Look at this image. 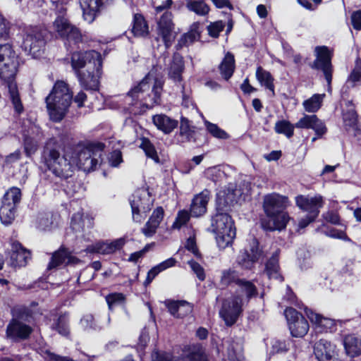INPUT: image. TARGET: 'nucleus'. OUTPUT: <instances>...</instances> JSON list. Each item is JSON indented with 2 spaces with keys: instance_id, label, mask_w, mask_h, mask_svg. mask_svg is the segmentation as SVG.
I'll return each instance as SVG.
<instances>
[{
  "instance_id": "f257e3e1",
  "label": "nucleus",
  "mask_w": 361,
  "mask_h": 361,
  "mask_svg": "<svg viewBox=\"0 0 361 361\" xmlns=\"http://www.w3.org/2000/svg\"><path fill=\"white\" fill-rule=\"evenodd\" d=\"M66 143L62 136L51 137L46 140L40 153V163L46 171H51L59 181L53 184L54 190H62L66 195L73 196L77 192L72 178L73 166L66 158Z\"/></svg>"
},
{
  "instance_id": "f03ea898",
  "label": "nucleus",
  "mask_w": 361,
  "mask_h": 361,
  "mask_svg": "<svg viewBox=\"0 0 361 361\" xmlns=\"http://www.w3.org/2000/svg\"><path fill=\"white\" fill-rule=\"evenodd\" d=\"M71 49V65L80 86L90 91V94L99 92V80L103 73V59L95 50L73 51Z\"/></svg>"
},
{
  "instance_id": "7ed1b4c3",
  "label": "nucleus",
  "mask_w": 361,
  "mask_h": 361,
  "mask_svg": "<svg viewBox=\"0 0 361 361\" xmlns=\"http://www.w3.org/2000/svg\"><path fill=\"white\" fill-rule=\"evenodd\" d=\"M72 102L73 91L69 85L63 80H57L45 98L50 119L56 123L61 122L68 112Z\"/></svg>"
},
{
  "instance_id": "20e7f679",
  "label": "nucleus",
  "mask_w": 361,
  "mask_h": 361,
  "mask_svg": "<svg viewBox=\"0 0 361 361\" xmlns=\"http://www.w3.org/2000/svg\"><path fill=\"white\" fill-rule=\"evenodd\" d=\"M152 79V77L150 73H147L137 85H135L128 91L126 97V100H130L128 102V105L136 106L140 104L147 109H152L154 106L161 104L164 82L157 78H154L151 93L147 94L146 97H142V99L140 98V94L149 90Z\"/></svg>"
},
{
  "instance_id": "39448f33",
  "label": "nucleus",
  "mask_w": 361,
  "mask_h": 361,
  "mask_svg": "<svg viewBox=\"0 0 361 361\" xmlns=\"http://www.w3.org/2000/svg\"><path fill=\"white\" fill-rule=\"evenodd\" d=\"M66 8L62 6L56 11V18L53 22V27L67 51H71L79 48L83 36L80 29L73 25L66 17Z\"/></svg>"
},
{
  "instance_id": "423d86ee",
  "label": "nucleus",
  "mask_w": 361,
  "mask_h": 361,
  "mask_svg": "<svg viewBox=\"0 0 361 361\" xmlns=\"http://www.w3.org/2000/svg\"><path fill=\"white\" fill-rule=\"evenodd\" d=\"M211 227L219 249L232 245L236 236L235 222L229 214H215L212 217Z\"/></svg>"
},
{
  "instance_id": "0eeeda50",
  "label": "nucleus",
  "mask_w": 361,
  "mask_h": 361,
  "mask_svg": "<svg viewBox=\"0 0 361 361\" xmlns=\"http://www.w3.org/2000/svg\"><path fill=\"white\" fill-rule=\"evenodd\" d=\"M50 36V32L44 26H30L25 30L23 44L35 58L39 57Z\"/></svg>"
},
{
  "instance_id": "6e6552de",
  "label": "nucleus",
  "mask_w": 361,
  "mask_h": 361,
  "mask_svg": "<svg viewBox=\"0 0 361 361\" xmlns=\"http://www.w3.org/2000/svg\"><path fill=\"white\" fill-rule=\"evenodd\" d=\"M314 55L315 59L310 63L309 66L313 70L322 71L328 86L331 87L334 73V49L326 45L316 46L314 49Z\"/></svg>"
},
{
  "instance_id": "1a4fd4ad",
  "label": "nucleus",
  "mask_w": 361,
  "mask_h": 361,
  "mask_svg": "<svg viewBox=\"0 0 361 361\" xmlns=\"http://www.w3.org/2000/svg\"><path fill=\"white\" fill-rule=\"evenodd\" d=\"M157 35L166 49L170 48L174 42L179 31L176 30L173 14L169 11L164 12L157 21Z\"/></svg>"
},
{
  "instance_id": "9d476101",
  "label": "nucleus",
  "mask_w": 361,
  "mask_h": 361,
  "mask_svg": "<svg viewBox=\"0 0 361 361\" xmlns=\"http://www.w3.org/2000/svg\"><path fill=\"white\" fill-rule=\"evenodd\" d=\"M242 295H233L231 300L223 302L219 316L228 327L233 326L243 312Z\"/></svg>"
},
{
  "instance_id": "9b49d317",
  "label": "nucleus",
  "mask_w": 361,
  "mask_h": 361,
  "mask_svg": "<svg viewBox=\"0 0 361 361\" xmlns=\"http://www.w3.org/2000/svg\"><path fill=\"white\" fill-rule=\"evenodd\" d=\"M284 315L293 337L302 338L307 334L310 324L302 313L292 307H288L284 310Z\"/></svg>"
},
{
  "instance_id": "f8f14e48",
  "label": "nucleus",
  "mask_w": 361,
  "mask_h": 361,
  "mask_svg": "<svg viewBox=\"0 0 361 361\" xmlns=\"http://www.w3.org/2000/svg\"><path fill=\"white\" fill-rule=\"evenodd\" d=\"M263 255V250L260 247L259 241L254 238L250 243V250L244 249L240 251L236 262L243 270H252L255 264Z\"/></svg>"
},
{
  "instance_id": "ddd939ff",
  "label": "nucleus",
  "mask_w": 361,
  "mask_h": 361,
  "mask_svg": "<svg viewBox=\"0 0 361 361\" xmlns=\"http://www.w3.org/2000/svg\"><path fill=\"white\" fill-rule=\"evenodd\" d=\"M190 120L184 116L180 118L179 134L185 137L186 142H192L198 146L208 143L207 132L202 128H197L190 125Z\"/></svg>"
},
{
  "instance_id": "4468645a",
  "label": "nucleus",
  "mask_w": 361,
  "mask_h": 361,
  "mask_svg": "<svg viewBox=\"0 0 361 361\" xmlns=\"http://www.w3.org/2000/svg\"><path fill=\"white\" fill-rule=\"evenodd\" d=\"M126 243L124 238H117L112 241L98 240L93 244L88 245L85 251L89 254L113 255L122 250Z\"/></svg>"
},
{
  "instance_id": "2eb2a0df",
  "label": "nucleus",
  "mask_w": 361,
  "mask_h": 361,
  "mask_svg": "<svg viewBox=\"0 0 361 361\" xmlns=\"http://www.w3.org/2000/svg\"><path fill=\"white\" fill-rule=\"evenodd\" d=\"M313 352L318 361H342L336 345L324 338L314 343Z\"/></svg>"
},
{
  "instance_id": "dca6fc26",
  "label": "nucleus",
  "mask_w": 361,
  "mask_h": 361,
  "mask_svg": "<svg viewBox=\"0 0 361 361\" xmlns=\"http://www.w3.org/2000/svg\"><path fill=\"white\" fill-rule=\"evenodd\" d=\"M304 310L316 331L319 333H332L336 331L337 325L335 319L325 317L307 307H305Z\"/></svg>"
},
{
  "instance_id": "f3484780",
  "label": "nucleus",
  "mask_w": 361,
  "mask_h": 361,
  "mask_svg": "<svg viewBox=\"0 0 361 361\" xmlns=\"http://www.w3.org/2000/svg\"><path fill=\"white\" fill-rule=\"evenodd\" d=\"M288 202V197L279 195L276 192H272L264 196L263 209L267 217L269 216H275L278 214L279 212L285 211Z\"/></svg>"
},
{
  "instance_id": "a211bd4d",
  "label": "nucleus",
  "mask_w": 361,
  "mask_h": 361,
  "mask_svg": "<svg viewBox=\"0 0 361 361\" xmlns=\"http://www.w3.org/2000/svg\"><path fill=\"white\" fill-rule=\"evenodd\" d=\"M32 331L30 326L16 319H12L6 326V334L7 338L13 341H18L27 339Z\"/></svg>"
},
{
  "instance_id": "6ab92c4d",
  "label": "nucleus",
  "mask_w": 361,
  "mask_h": 361,
  "mask_svg": "<svg viewBox=\"0 0 361 361\" xmlns=\"http://www.w3.org/2000/svg\"><path fill=\"white\" fill-rule=\"evenodd\" d=\"M295 204L302 211L307 212V214L318 216L320 208L324 206V200L321 195L308 197L299 195L295 197Z\"/></svg>"
},
{
  "instance_id": "aec40b11",
  "label": "nucleus",
  "mask_w": 361,
  "mask_h": 361,
  "mask_svg": "<svg viewBox=\"0 0 361 361\" xmlns=\"http://www.w3.org/2000/svg\"><path fill=\"white\" fill-rule=\"evenodd\" d=\"M30 255V251L25 248L19 241L14 240L11 243V249L9 252L11 267L16 268L26 266Z\"/></svg>"
},
{
  "instance_id": "412c9836",
  "label": "nucleus",
  "mask_w": 361,
  "mask_h": 361,
  "mask_svg": "<svg viewBox=\"0 0 361 361\" xmlns=\"http://www.w3.org/2000/svg\"><path fill=\"white\" fill-rule=\"evenodd\" d=\"M169 313L174 317L183 319L192 312L193 305L186 300H166L164 302Z\"/></svg>"
},
{
  "instance_id": "4be33fe9",
  "label": "nucleus",
  "mask_w": 361,
  "mask_h": 361,
  "mask_svg": "<svg viewBox=\"0 0 361 361\" xmlns=\"http://www.w3.org/2000/svg\"><path fill=\"white\" fill-rule=\"evenodd\" d=\"M210 193V190L204 189L194 196L190 207L192 217L202 216L207 212Z\"/></svg>"
},
{
  "instance_id": "5701e85b",
  "label": "nucleus",
  "mask_w": 361,
  "mask_h": 361,
  "mask_svg": "<svg viewBox=\"0 0 361 361\" xmlns=\"http://www.w3.org/2000/svg\"><path fill=\"white\" fill-rule=\"evenodd\" d=\"M280 253V249L275 250L264 264V273L269 279H273L281 281L284 280L283 276L281 274L279 264Z\"/></svg>"
},
{
  "instance_id": "b1692460",
  "label": "nucleus",
  "mask_w": 361,
  "mask_h": 361,
  "mask_svg": "<svg viewBox=\"0 0 361 361\" xmlns=\"http://www.w3.org/2000/svg\"><path fill=\"white\" fill-rule=\"evenodd\" d=\"M82 16L85 21L92 23L100 13L104 0H80Z\"/></svg>"
},
{
  "instance_id": "393cba45",
  "label": "nucleus",
  "mask_w": 361,
  "mask_h": 361,
  "mask_svg": "<svg viewBox=\"0 0 361 361\" xmlns=\"http://www.w3.org/2000/svg\"><path fill=\"white\" fill-rule=\"evenodd\" d=\"M149 202V193H147V195L144 193L143 197L141 194L138 195L137 193L133 195V199L130 200V207L134 219L139 218L137 221H140V212L142 211L143 212H147L151 209L152 202L150 203Z\"/></svg>"
},
{
  "instance_id": "a878e982",
  "label": "nucleus",
  "mask_w": 361,
  "mask_h": 361,
  "mask_svg": "<svg viewBox=\"0 0 361 361\" xmlns=\"http://www.w3.org/2000/svg\"><path fill=\"white\" fill-rule=\"evenodd\" d=\"M268 218V220H262V224L264 230L269 231L284 229L290 219L288 214L285 211L280 212L275 216H269Z\"/></svg>"
},
{
  "instance_id": "bb28decb",
  "label": "nucleus",
  "mask_w": 361,
  "mask_h": 361,
  "mask_svg": "<svg viewBox=\"0 0 361 361\" xmlns=\"http://www.w3.org/2000/svg\"><path fill=\"white\" fill-rule=\"evenodd\" d=\"M184 71L185 61L183 56L178 52L173 53L169 71V78L175 83H180L183 80V73Z\"/></svg>"
},
{
  "instance_id": "cd10ccee",
  "label": "nucleus",
  "mask_w": 361,
  "mask_h": 361,
  "mask_svg": "<svg viewBox=\"0 0 361 361\" xmlns=\"http://www.w3.org/2000/svg\"><path fill=\"white\" fill-rule=\"evenodd\" d=\"M237 286L238 288L233 295H242L243 300L245 299L247 303L250 302L252 298H257L259 295L258 289L252 281L241 279L238 281Z\"/></svg>"
},
{
  "instance_id": "c85d7f7f",
  "label": "nucleus",
  "mask_w": 361,
  "mask_h": 361,
  "mask_svg": "<svg viewBox=\"0 0 361 361\" xmlns=\"http://www.w3.org/2000/svg\"><path fill=\"white\" fill-rule=\"evenodd\" d=\"M153 123L164 134L171 133L178 127V121L165 114H157L152 117Z\"/></svg>"
},
{
  "instance_id": "c756f323",
  "label": "nucleus",
  "mask_w": 361,
  "mask_h": 361,
  "mask_svg": "<svg viewBox=\"0 0 361 361\" xmlns=\"http://www.w3.org/2000/svg\"><path fill=\"white\" fill-rule=\"evenodd\" d=\"M343 346L347 355L355 357L361 355V337L351 334L345 335L343 338Z\"/></svg>"
},
{
  "instance_id": "7c9ffc66",
  "label": "nucleus",
  "mask_w": 361,
  "mask_h": 361,
  "mask_svg": "<svg viewBox=\"0 0 361 361\" xmlns=\"http://www.w3.org/2000/svg\"><path fill=\"white\" fill-rule=\"evenodd\" d=\"M131 32L135 37H146L148 36L149 25L142 13H135L132 20Z\"/></svg>"
},
{
  "instance_id": "2f4dec72",
  "label": "nucleus",
  "mask_w": 361,
  "mask_h": 361,
  "mask_svg": "<svg viewBox=\"0 0 361 361\" xmlns=\"http://www.w3.org/2000/svg\"><path fill=\"white\" fill-rule=\"evenodd\" d=\"M235 68V56L233 53L228 51L219 66V72L224 80H228L233 76Z\"/></svg>"
},
{
  "instance_id": "473e14b6",
  "label": "nucleus",
  "mask_w": 361,
  "mask_h": 361,
  "mask_svg": "<svg viewBox=\"0 0 361 361\" xmlns=\"http://www.w3.org/2000/svg\"><path fill=\"white\" fill-rule=\"evenodd\" d=\"M19 63H0V78L6 86L16 84V75Z\"/></svg>"
},
{
  "instance_id": "72a5a7b5",
  "label": "nucleus",
  "mask_w": 361,
  "mask_h": 361,
  "mask_svg": "<svg viewBox=\"0 0 361 361\" xmlns=\"http://www.w3.org/2000/svg\"><path fill=\"white\" fill-rule=\"evenodd\" d=\"M233 200L231 195L225 192H220L216 194L215 201V214H229L232 210Z\"/></svg>"
},
{
  "instance_id": "f704fd0d",
  "label": "nucleus",
  "mask_w": 361,
  "mask_h": 361,
  "mask_svg": "<svg viewBox=\"0 0 361 361\" xmlns=\"http://www.w3.org/2000/svg\"><path fill=\"white\" fill-rule=\"evenodd\" d=\"M344 128L346 131H353L355 137L361 134V128L358 126V115L355 110H348L343 114Z\"/></svg>"
},
{
  "instance_id": "c9c22d12",
  "label": "nucleus",
  "mask_w": 361,
  "mask_h": 361,
  "mask_svg": "<svg viewBox=\"0 0 361 361\" xmlns=\"http://www.w3.org/2000/svg\"><path fill=\"white\" fill-rule=\"evenodd\" d=\"M255 76L261 85L271 92L275 95L274 78L271 73L264 69L261 66L257 67Z\"/></svg>"
},
{
  "instance_id": "e433bc0d",
  "label": "nucleus",
  "mask_w": 361,
  "mask_h": 361,
  "mask_svg": "<svg viewBox=\"0 0 361 361\" xmlns=\"http://www.w3.org/2000/svg\"><path fill=\"white\" fill-rule=\"evenodd\" d=\"M68 257V248L61 245L57 250L53 252L50 261L47 265V270L56 269L64 263Z\"/></svg>"
},
{
  "instance_id": "4c0bfd02",
  "label": "nucleus",
  "mask_w": 361,
  "mask_h": 361,
  "mask_svg": "<svg viewBox=\"0 0 361 361\" xmlns=\"http://www.w3.org/2000/svg\"><path fill=\"white\" fill-rule=\"evenodd\" d=\"M140 140V144L139 147L143 150L145 156L147 158L152 159L155 163L159 164L160 162V158L158 155L154 145L148 137L142 136Z\"/></svg>"
},
{
  "instance_id": "58836bf2",
  "label": "nucleus",
  "mask_w": 361,
  "mask_h": 361,
  "mask_svg": "<svg viewBox=\"0 0 361 361\" xmlns=\"http://www.w3.org/2000/svg\"><path fill=\"white\" fill-rule=\"evenodd\" d=\"M54 329L61 335L68 336L70 334L69 327V314L68 312L61 313L54 321Z\"/></svg>"
},
{
  "instance_id": "ea45409f",
  "label": "nucleus",
  "mask_w": 361,
  "mask_h": 361,
  "mask_svg": "<svg viewBox=\"0 0 361 361\" xmlns=\"http://www.w3.org/2000/svg\"><path fill=\"white\" fill-rule=\"evenodd\" d=\"M7 87L14 111L18 115H20L24 111V106L20 97L17 84L8 85Z\"/></svg>"
},
{
  "instance_id": "a19ab883",
  "label": "nucleus",
  "mask_w": 361,
  "mask_h": 361,
  "mask_svg": "<svg viewBox=\"0 0 361 361\" xmlns=\"http://www.w3.org/2000/svg\"><path fill=\"white\" fill-rule=\"evenodd\" d=\"M186 8L198 16H206L210 11L209 6L204 0H186Z\"/></svg>"
},
{
  "instance_id": "79ce46f5",
  "label": "nucleus",
  "mask_w": 361,
  "mask_h": 361,
  "mask_svg": "<svg viewBox=\"0 0 361 361\" xmlns=\"http://www.w3.org/2000/svg\"><path fill=\"white\" fill-rule=\"evenodd\" d=\"M105 300L110 312H113L116 307L125 306L126 303V296L123 293L114 292L107 294L105 296Z\"/></svg>"
},
{
  "instance_id": "37998d69",
  "label": "nucleus",
  "mask_w": 361,
  "mask_h": 361,
  "mask_svg": "<svg viewBox=\"0 0 361 361\" xmlns=\"http://www.w3.org/2000/svg\"><path fill=\"white\" fill-rule=\"evenodd\" d=\"M19 63L18 56L9 44H0V63Z\"/></svg>"
},
{
  "instance_id": "c03bdc74",
  "label": "nucleus",
  "mask_w": 361,
  "mask_h": 361,
  "mask_svg": "<svg viewBox=\"0 0 361 361\" xmlns=\"http://www.w3.org/2000/svg\"><path fill=\"white\" fill-rule=\"evenodd\" d=\"M16 207L11 206L10 203H3L0 207V219L4 225H10L15 219Z\"/></svg>"
},
{
  "instance_id": "a18cd8bd",
  "label": "nucleus",
  "mask_w": 361,
  "mask_h": 361,
  "mask_svg": "<svg viewBox=\"0 0 361 361\" xmlns=\"http://www.w3.org/2000/svg\"><path fill=\"white\" fill-rule=\"evenodd\" d=\"M22 192L19 188L11 187L4 195L1 202L10 203L11 206L17 208V205L20 202Z\"/></svg>"
},
{
  "instance_id": "49530a36",
  "label": "nucleus",
  "mask_w": 361,
  "mask_h": 361,
  "mask_svg": "<svg viewBox=\"0 0 361 361\" xmlns=\"http://www.w3.org/2000/svg\"><path fill=\"white\" fill-rule=\"evenodd\" d=\"M240 278L238 276V272L235 270L228 269H225L221 273L220 279V284L224 288H228L232 284H238V281H240Z\"/></svg>"
},
{
  "instance_id": "de8ad7c7",
  "label": "nucleus",
  "mask_w": 361,
  "mask_h": 361,
  "mask_svg": "<svg viewBox=\"0 0 361 361\" xmlns=\"http://www.w3.org/2000/svg\"><path fill=\"white\" fill-rule=\"evenodd\" d=\"M295 123L293 124L289 121L282 119L276 121L274 130L278 134H283L287 138H291L294 135Z\"/></svg>"
},
{
  "instance_id": "09e8293b",
  "label": "nucleus",
  "mask_w": 361,
  "mask_h": 361,
  "mask_svg": "<svg viewBox=\"0 0 361 361\" xmlns=\"http://www.w3.org/2000/svg\"><path fill=\"white\" fill-rule=\"evenodd\" d=\"M105 145L103 142H90L88 143L83 151L79 154V160H82V157L97 156L99 153V156L101 157L102 152L104 151Z\"/></svg>"
},
{
  "instance_id": "8fccbe9b",
  "label": "nucleus",
  "mask_w": 361,
  "mask_h": 361,
  "mask_svg": "<svg viewBox=\"0 0 361 361\" xmlns=\"http://www.w3.org/2000/svg\"><path fill=\"white\" fill-rule=\"evenodd\" d=\"M186 358L189 361H209L202 344L193 345L192 350L187 354Z\"/></svg>"
},
{
  "instance_id": "3c124183",
  "label": "nucleus",
  "mask_w": 361,
  "mask_h": 361,
  "mask_svg": "<svg viewBox=\"0 0 361 361\" xmlns=\"http://www.w3.org/2000/svg\"><path fill=\"white\" fill-rule=\"evenodd\" d=\"M322 97L319 94H313L310 98L303 102V106L306 111L316 113L322 106Z\"/></svg>"
},
{
  "instance_id": "603ef678",
  "label": "nucleus",
  "mask_w": 361,
  "mask_h": 361,
  "mask_svg": "<svg viewBox=\"0 0 361 361\" xmlns=\"http://www.w3.org/2000/svg\"><path fill=\"white\" fill-rule=\"evenodd\" d=\"M23 147L26 157H30L37 152L38 142L33 137L25 135L23 136Z\"/></svg>"
},
{
  "instance_id": "864d4df0",
  "label": "nucleus",
  "mask_w": 361,
  "mask_h": 361,
  "mask_svg": "<svg viewBox=\"0 0 361 361\" xmlns=\"http://www.w3.org/2000/svg\"><path fill=\"white\" fill-rule=\"evenodd\" d=\"M190 216H192L190 210L182 209L178 211L176 219L172 224V228L174 229H180L188 223Z\"/></svg>"
},
{
  "instance_id": "5fc2aeb1",
  "label": "nucleus",
  "mask_w": 361,
  "mask_h": 361,
  "mask_svg": "<svg viewBox=\"0 0 361 361\" xmlns=\"http://www.w3.org/2000/svg\"><path fill=\"white\" fill-rule=\"evenodd\" d=\"M206 129L214 137L226 140L228 138V134L223 129L220 128L216 124L208 121H205Z\"/></svg>"
},
{
  "instance_id": "6e6d98bb",
  "label": "nucleus",
  "mask_w": 361,
  "mask_h": 361,
  "mask_svg": "<svg viewBox=\"0 0 361 361\" xmlns=\"http://www.w3.org/2000/svg\"><path fill=\"white\" fill-rule=\"evenodd\" d=\"M34 312L27 307H21L16 311V319L21 320L27 323L35 322Z\"/></svg>"
},
{
  "instance_id": "4d7b16f0",
  "label": "nucleus",
  "mask_w": 361,
  "mask_h": 361,
  "mask_svg": "<svg viewBox=\"0 0 361 361\" xmlns=\"http://www.w3.org/2000/svg\"><path fill=\"white\" fill-rule=\"evenodd\" d=\"M317 121V116L316 114L305 115L295 123L296 128L312 129L314 122Z\"/></svg>"
},
{
  "instance_id": "13d9d810",
  "label": "nucleus",
  "mask_w": 361,
  "mask_h": 361,
  "mask_svg": "<svg viewBox=\"0 0 361 361\" xmlns=\"http://www.w3.org/2000/svg\"><path fill=\"white\" fill-rule=\"evenodd\" d=\"M196 41L197 40L192 35H190L188 32H185L178 39L176 44L175 45V49L176 51H180L184 47H188Z\"/></svg>"
},
{
  "instance_id": "bf43d9fd",
  "label": "nucleus",
  "mask_w": 361,
  "mask_h": 361,
  "mask_svg": "<svg viewBox=\"0 0 361 361\" xmlns=\"http://www.w3.org/2000/svg\"><path fill=\"white\" fill-rule=\"evenodd\" d=\"M224 27L225 23L222 20H216L211 23L207 27L208 35L213 38H218Z\"/></svg>"
},
{
  "instance_id": "052dcab7",
  "label": "nucleus",
  "mask_w": 361,
  "mask_h": 361,
  "mask_svg": "<svg viewBox=\"0 0 361 361\" xmlns=\"http://www.w3.org/2000/svg\"><path fill=\"white\" fill-rule=\"evenodd\" d=\"M289 350V343L286 340H275L271 345L272 354L286 353Z\"/></svg>"
},
{
  "instance_id": "680f3d73",
  "label": "nucleus",
  "mask_w": 361,
  "mask_h": 361,
  "mask_svg": "<svg viewBox=\"0 0 361 361\" xmlns=\"http://www.w3.org/2000/svg\"><path fill=\"white\" fill-rule=\"evenodd\" d=\"M348 80L353 82L361 81V59L357 57L355 61V67L348 77Z\"/></svg>"
},
{
  "instance_id": "e2e57ef3",
  "label": "nucleus",
  "mask_w": 361,
  "mask_h": 361,
  "mask_svg": "<svg viewBox=\"0 0 361 361\" xmlns=\"http://www.w3.org/2000/svg\"><path fill=\"white\" fill-rule=\"evenodd\" d=\"M316 135V137H314L312 139V142H314L317 138L322 137L324 135L327 133V128L325 125V123L319 119L317 117V121L314 122L313 125V128H312Z\"/></svg>"
},
{
  "instance_id": "0e129e2a",
  "label": "nucleus",
  "mask_w": 361,
  "mask_h": 361,
  "mask_svg": "<svg viewBox=\"0 0 361 361\" xmlns=\"http://www.w3.org/2000/svg\"><path fill=\"white\" fill-rule=\"evenodd\" d=\"M188 264L190 267L192 271L196 274L197 279L203 281L205 280L206 274L204 272V268L198 263L197 262L195 261L194 259H190L188 261Z\"/></svg>"
},
{
  "instance_id": "69168bd1",
  "label": "nucleus",
  "mask_w": 361,
  "mask_h": 361,
  "mask_svg": "<svg viewBox=\"0 0 361 361\" xmlns=\"http://www.w3.org/2000/svg\"><path fill=\"white\" fill-rule=\"evenodd\" d=\"M123 161V155L121 150L115 149L110 153L109 162L111 166L118 167Z\"/></svg>"
},
{
  "instance_id": "338daca9",
  "label": "nucleus",
  "mask_w": 361,
  "mask_h": 361,
  "mask_svg": "<svg viewBox=\"0 0 361 361\" xmlns=\"http://www.w3.org/2000/svg\"><path fill=\"white\" fill-rule=\"evenodd\" d=\"M164 216V210L162 207H157L152 212L149 220L159 226Z\"/></svg>"
},
{
  "instance_id": "774afa93",
  "label": "nucleus",
  "mask_w": 361,
  "mask_h": 361,
  "mask_svg": "<svg viewBox=\"0 0 361 361\" xmlns=\"http://www.w3.org/2000/svg\"><path fill=\"white\" fill-rule=\"evenodd\" d=\"M43 353L44 355H47L46 361H75L73 358L68 356H62L52 353L49 350H45Z\"/></svg>"
}]
</instances>
